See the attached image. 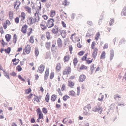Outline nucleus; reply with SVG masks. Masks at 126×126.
Returning a JSON list of instances; mask_svg holds the SVG:
<instances>
[{
    "mask_svg": "<svg viewBox=\"0 0 126 126\" xmlns=\"http://www.w3.org/2000/svg\"><path fill=\"white\" fill-rule=\"evenodd\" d=\"M54 22V20L52 18H50V19L47 21V25L49 28H51L54 25L53 22Z\"/></svg>",
    "mask_w": 126,
    "mask_h": 126,
    "instance_id": "1",
    "label": "nucleus"
},
{
    "mask_svg": "<svg viewBox=\"0 0 126 126\" xmlns=\"http://www.w3.org/2000/svg\"><path fill=\"white\" fill-rule=\"evenodd\" d=\"M45 67V66L44 65L41 64L39 67L38 70H37V72H38V71H39L40 73H42L44 71Z\"/></svg>",
    "mask_w": 126,
    "mask_h": 126,
    "instance_id": "2",
    "label": "nucleus"
},
{
    "mask_svg": "<svg viewBox=\"0 0 126 126\" xmlns=\"http://www.w3.org/2000/svg\"><path fill=\"white\" fill-rule=\"evenodd\" d=\"M100 110V111L99 113L101 114L102 113L103 110V109L101 107H96L94 110L93 109L92 110L94 112L99 111Z\"/></svg>",
    "mask_w": 126,
    "mask_h": 126,
    "instance_id": "3",
    "label": "nucleus"
},
{
    "mask_svg": "<svg viewBox=\"0 0 126 126\" xmlns=\"http://www.w3.org/2000/svg\"><path fill=\"white\" fill-rule=\"evenodd\" d=\"M98 49L96 47L94 49V51L92 54V56L94 59H95L97 55Z\"/></svg>",
    "mask_w": 126,
    "mask_h": 126,
    "instance_id": "4",
    "label": "nucleus"
},
{
    "mask_svg": "<svg viewBox=\"0 0 126 126\" xmlns=\"http://www.w3.org/2000/svg\"><path fill=\"white\" fill-rule=\"evenodd\" d=\"M31 48L30 46L29 45H27L25 47V52L27 54H29L31 51Z\"/></svg>",
    "mask_w": 126,
    "mask_h": 126,
    "instance_id": "5",
    "label": "nucleus"
},
{
    "mask_svg": "<svg viewBox=\"0 0 126 126\" xmlns=\"http://www.w3.org/2000/svg\"><path fill=\"white\" fill-rule=\"evenodd\" d=\"M86 78V77L84 75H81L79 77V80L80 82H82L84 81Z\"/></svg>",
    "mask_w": 126,
    "mask_h": 126,
    "instance_id": "6",
    "label": "nucleus"
},
{
    "mask_svg": "<svg viewBox=\"0 0 126 126\" xmlns=\"http://www.w3.org/2000/svg\"><path fill=\"white\" fill-rule=\"evenodd\" d=\"M27 27V26L26 24L23 26L21 28V31L23 33H26Z\"/></svg>",
    "mask_w": 126,
    "mask_h": 126,
    "instance_id": "7",
    "label": "nucleus"
},
{
    "mask_svg": "<svg viewBox=\"0 0 126 126\" xmlns=\"http://www.w3.org/2000/svg\"><path fill=\"white\" fill-rule=\"evenodd\" d=\"M58 27L55 25L54 28H53L52 30V32L54 34H56L58 32Z\"/></svg>",
    "mask_w": 126,
    "mask_h": 126,
    "instance_id": "8",
    "label": "nucleus"
},
{
    "mask_svg": "<svg viewBox=\"0 0 126 126\" xmlns=\"http://www.w3.org/2000/svg\"><path fill=\"white\" fill-rule=\"evenodd\" d=\"M114 51L113 49H112L110 51V59L111 61L112 60L114 56Z\"/></svg>",
    "mask_w": 126,
    "mask_h": 126,
    "instance_id": "9",
    "label": "nucleus"
},
{
    "mask_svg": "<svg viewBox=\"0 0 126 126\" xmlns=\"http://www.w3.org/2000/svg\"><path fill=\"white\" fill-rule=\"evenodd\" d=\"M84 109L85 111L83 112V114L85 115H87L88 112H89V110L86 106H85L84 108Z\"/></svg>",
    "mask_w": 126,
    "mask_h": 126,
    "instance_id": "10",
    "label": "nucleus"
},
{
    "mask_svg": "<svg viewBox=\"0 0 126 126\" xmlns=\"http://www.w3.org/2000/svg\"><path fill=\"white\" fill-rule=\"evenodd\" d=\"M94 64H93L90 66V68L91 71V74L93 73V72L94 71L95 68V67H94Z\"/></svg>",
    "mask_w": 126,
    "mask_h": 126,
    "instance_id": "11",
    "label": "nucleus"
},
{
    "mask_svg": "<svg viewBox=\"0 0 126 126\" xmlns=\"http://www.w3.org/2000/svg\"><path fill=\"white\" fill-rule=\"evenodd\" d=\"M57 44L59 47H61L62 45V42L60 38H58L57 40Z\"/></svg>",
    "mask_w": 126,
    "mask_h": 126,
    "instance_id": "12",
    "label": "nucleus"
},
{
    "mask_svg": "<svg viewBox=\"0 0 126 126\" xmlns=\"http://www.w3.org/2000/svg\"><path fill=\"white\" fill-rule=\"evenodd\" d=\"M5 38L7 42H9L11 38V35L10 34H7L5 36Z\"/></svg>",
    "mask_w": 126,
    "mask_h": 126,
    "instance_id": "13",
    "label": "nucleus"
},
{
    "mask_svg": "<svg viewBox=\"0 0 126 126\" xmlns=\"http://www.w3.org/2000/svg\"><path fill=\"white\" fill-rule=\"evenodd\" d=\"M13 11H10L9 13L10 19L12 20L13 18Z\"/></svg>",
    "mask_w": 126,
    "mask_h": 126,
    "instance_id": "14",
    "label": "nucleus"
},
{
    "mask_svg": "<svg viewBox=\"0 0 126 126\" xmlns=\"http://www.w3.org/2000/svg\"><path fill=\"white\" fill-rule=\"evenodd\" d=\"M121 15L126 16V8L124 7L121 13Z\"/></svg>",
    "mask_w": 126,
    "mask_h": 126,
    "instance_id": "15",
    "label": "nucleus"
},
{
    "mask_svg": "<svg viewBox=\"0 0 126 126\" xmlns=\"http://www.w3.org/2000/svg\"><path fill=\"white\" fill-rule=\"evenodd\" d=\"M57 97V96L55 94H53L52 95L51 98V100L53 101H55Z\"/></svg>",
    "mask_w": 126,
    "mask_h": 126,
    "instance_id": "16",
    "label": "nucleus"
},
{
    "mask_svg": "<svg viewBox=\"0 0 126 126\" xmlns=\"http://www.w3.org/2000/svg\"><path fill=\"white\" fill-rule=\"evenodd\" d=\"M49 99V94L48 93H47L46 96L45 97V101L46 102H48Z\"/></svg>",
    "mask_w": 126,
    "mask_h": 126,
    "instance_id": "17",
    "label": "nucleus"
},
{
    "mask_svg": "<svg viewBox=\"0 0 126 126\" xmlns=\"http://www.w3.org/2000/svg\"><path fill=\"white\" fill-rule=\"evenodd\" d=\"M4 51L6 53L9 54L11 51V48L10 47H9L5 49Z\"/></svg>",
    "mask_w": 126,
    "mask_h": 126,
    "instance_id": "18",
    "label": "nucleus"
},
{
    "mask_svg": "<svg viewBox=\"0 0 126 126\" xmlns=\"http://www.w3.org/2000/svg\"><path fill=\"white\" fill-rule=\"evenodd\" d=\"M110 108L109 109L110 110H114L115 107V104L114 103H113L111 104L110 106Z\"/></svg>",
    "mask_w": 126,
    "mask_h": 126,
    "instance_id": "19",
    "label": "nucleus"
},
{
    "mask_svg": "<svg viewBox=\"0 0 126 126\" xmlns=\"http://www.w3.org/2000/svg\"><path fill=\"white\" fill-rule=\"evenodd\" d=\"M66 33V32L64 30H63L60 32V34L62 35V36L63 38H64L66 36V35L64 34Z\"/></svg>",
    "mask_w": 126,
    "mask_h": 126,
    "instance_id": "20",
    "label": "nucleus"
},
{
    "mask_svg": "<svg viewBox=\"0 0 126 126\" xmlns=\"http://www.w3.org/2000/svg\"><path fill=\"white\" fill-rule=\"evenodd\" d=\"M17 40V35L15 34L14 35L13 41L14 44H15Z\"/></svg>",
    "mask_w": 126,
    "mask_h": 126,
    "instance_id": "21",
    "label": "nucleus"
},
{
    "mask_svg": "<svg viewBox=\"0 0 126 126\" xmlns=\"http://www.w3.org/2000/svg\"><path fill=\"white\" fill-rule=\"evenodd\" d=\"M24 8L26 11L28 12L29 13H31V8L30 7L28 6H26Z\"/></svg>",
    "mask_w": 126,
    "mask_h": 126,
    "instance_id": "22",
    "label": "nucleus"
},
{
    "mask_svg": "<svg viewBox=\"0 0 126 126\" xmlns=\"http://www.w3.org/2000/svg\"><path fill=\"white\" fill-rule=\"evenodd\" d=\"M68 84L69 86L72 87L74 86V84L73 82L71 81H68Z\"/></svg>",
    "mask_w": 126,
    "mask_h": 126,
    "instance_id": "23",
    "label": "nucleus"
},
{
    "mask_svg": "<svg viewBox=\"0 0 126 126\" xmlns=\"http://www.w3.org/2000/svg\"><path fill=\"white\" fill-rule=\"evenodd\" d=\"M46 36L48 40H49L50 39V33L49 32L47 31L46 32Z\"/></svg>",
    "mask_w": 126,
    "mask_h": 126,
    "instance_id": "24",
    "label": "nucleus"
},
{
    "mask_svg": "<svg viewBox=\"0 0 126 126\" xmlns=\"http://www.w3.org/2000/svg\"><path fill=\"white\" fill-rule=\"evenodd\" d=\"M69 95H70L74 96L75 95V92L73 90L70 91H69Z\"/></svg>",
    "mask_w": 126,
    "mask_h": 126,
    "instance_id": "25",
    "label": "nucleus"
},
{
    "mask_svg": "<svg viewBox=\"0 0 126 126\" xmlns=\"http://www.w3.org/2000/svg\"><path fill=\"white\" fill-rule=\"evenodd\" d=\"M50 42H47L46 43V48L48 49L50 48Z\"/></svg>",
    "mask_w": 126,
    "mask_h": 126,
    "instance_id": "26",
    "label": "nucleus"
},
{
    "mask_svg": "<svg viewBox=\"0 0 126 126\" xmlns=\"http://www.w3.org/2000/svg\"><path fill=\"white\" fill-rule=\"evenodd\" d=\"M32 91V90L30 88H29L28 89H26L25 90V93L26 94H29Z\"/></svg>",
    "mask_w": 126,
    "mask_h": 126,
    "instance_id": "27",
    "label": "nucleus"
},
{
    "mask_svg": "<svg viewBox=\"0 0 126 126\" xmlns=\"http://www.w3.org/2000/svg\"><path fill=\"white\" fill-rule=\"evenodd\" d=\"M51 14L50 15V16L51 17H53L54 16L55 14V13L54 11L51 10Z\"/></svg>",
    "mask_w": 126,
    "mask_h": 126,
    "instance_id": "28",
    "label": "nucleus"
},
{
    "mask_svg": "<svg viewBox=\"0 0 126 126\" xmlns=\"http://www.w3.org/2000/svg\"><path fill=\"white\" fill-rule=\"evenodd\" d=\"M69 57L68 56H65L64 58V62H67L69 59Z\"/></svg>",
    "mask_w": 126,
    "mask_h": 126,
    "instance_id": "29",
    "label": "nucleus"
},
{
    "mask_svg": "<svg viewBox=\"0 0 126 126\" xmlns=\"http://www.w3.org/2000/svg\"><path fill=\"white\" fill-rule=\"evenodd\" d=\"M87 68V67L83 65H81L80 68V69L81 70L86 69Z\"/></svg>",
    "mask_w": 126,
    "mask_h": 126,
    "instance_id": "30",
    "label": "nucleus"
},
{
    "mask_svg": "<svg viewBox=\"0 0 126 126\" xmlns=\"http://www.w3.org/2000/svg\"><path fill=\"white\" fill-rule=\"evenodd\" d=\"M77 62L78 60L77 58H75L73 60V63L75 66H76V65Z\"/></svg>",
    "mask_w": 126,
    "mask_h": 126,
    "instance_id": "31",
    "label": "nucleus"
},
{
    "mask_svg": "<svg viewBox=\"0 0 126 126\" xmlns=\"http://www.w3.org/2000/svg\"><path fill=\"white\" fill-rule=\"evenodd\" d=\"M39 53L38 49L37 48H36L35 50V53L36 55V56H37L38 55Z\"/></svg>",
    "mask_w": 126,
    "mask_h": 126,
    "instance_id": "32",
    "label": "nucleus"
},
{
    "mask_svg": "<svg viewBox=\"0 0 126 126\" xmlns=\"http://www.w3.org/2000/svg\"><path fill=\"white\" fill-rule=\"evenodd\" d=\"M16 69L18 71L20 72L22 70V69L21 66L20 65H18L17 66Z\"/></svg>",
    "mask_w": 126,
    "mask_h": 126,
    "instance_id": "33",
    "label": "nucleus"
},
{
    "mask_svg": "<svg viewBox=\"0 0 126 126\" xmlns=\"http://www.w3.org/2000/svg\"><path fill=\"white\" fill-rule=\"evenodd\" d=\"M125 41L126 40L125 39L123 38H122L120 40L119 42V45H121L123 43L125 42Z\"/></svg>",
    "mask_w": 126,
    "mask_h": 126,
    "instance_id": "34",
    "label": "nucleus"
},
{
    "mask_svg": "<svg viewBox=\"0 0 126 126\" xmlns=\"http://www.w3.org/2000/svg\"><path fill=\"white\" fill-rule=\"evenodd\" d=\"M29 41L32 43H34V41L33 36H31L29 39Z\"/></svg>",
    "mask_w": 126,
    "mask_h": 126,
    "instance_id": "35",
    "label": "nucleus"
},
{
    "mask_svg": "<svg viewBox=\"0 0 126 126\" xmlns=\"http://www.w3.org/2000/svg\"><path fill=\"white\" fill-rule=\"evenodd\" d=\"M1 44L2 45L3 47H4L5 45H7L8 43L7 42H5L4 40L2 39V40Z\"/></svg>",
    "mask_w": 126,
    "mask_h": 126,
    "instance_id": "36",
    "label": "nucleus"
},
{
    "mask_svg": "<svg viewBox=\"0 0 126 126\" xmlns=\"http://www.w3.org/2000/svg\"><path fill=\"white\" fill-rule=\"evenodd\" d=\"M42 112L44 113H47V111L46 108L45 107L43 108L42 109Z\"/></svg>",
    "mask_w": 126,
    "mask_h": 126,
    "instance_id": "37",
    "label": "nucleus"
},
{
    "mask_svg": "<svg viewBox=\"0 0 126 126\" xmlns=\"http://www.w3.org/2000/svg\"><path fill=\"white\" fill-rule=\"evenodd\" d=\"M105 53L104 51L102 52V53H101V55L100 56V58L102 59L104 57H105L104 58H105Z\"/></svg>",
    "mask_w": 126,
    "mask_h": 126,
    "instance_id": "38",
    "label": "nucleus"
},
{
    "mask_svg": "<svg viewBox=\"0 0 126 126\" xmlns=\"http://www.w3.org/2000/svg\"><path fill=\"white\" fill-rule=\"evenodd\" d=\"M77 95H79L80 92V88L79 87H78L77 88Z\"/></svg>",
    "mask_w": 126,
    "mask_h": 126,
    "instance_id": "39",
    "label": "nucleus"
},
{
    "mask_svg": "<svg viewBox=\"0 0 126 126\" xmlns=\"http://www.w3.org/2000/svg\"><path fill=\"white\" fill-rule=\"evenodd\" d=\"M54 73L53 72H51L50 75V79H52L54 77Z\"/></svg>",
    "mask_w": 126,
    "mask_h": 126,
    "instance_id": "40",
    "label": "nucleus"
},
{
    "mask_svg": "<svg viewBox=\"0 0 126 126\" xmlns=\"http://www.w3.org/2000/svg\"><path fill=\"white\" fill-rule=\"evenodd\" d=\"M49 70L47 69L45 71L44 76H48L49 75Z\"/></svg>",
    "mask_w": 126,
    "mask_h": 126,
    "instance_id": "41",
    "label": "nucleus"
},
{
    "mask_svg": "<svg viewBox=\"0 0 126 126\" xmlns=\"http://www.w3.org/2000/svg\"><path fill=\"white\" fill-rule=\"evenodd\" d=\"M43 114L42 113L39 114V119H43Z\"/></svg>",
    "mask_w": 126,
    "mask_h": 126,
    "instance_id": "42",
    "label": "nucleus"
},
{
    "mask_svg": "<svg viewBox=\"0 0 126 126\" xmlns=\"http://www.w3.org/2000/svg\"><path fill=\"white\" fill-rule=\"evenodd\" d=\"M114 20L113 19H111L110 21L109 24L111 26L114 23Z\"/></svg>",
    "mask_w": 126,
    "mask_h": 126,
    "instance_id": "43",
    "label": "nucleus"
},
{
    "mask_svg": "<svg viewBox=\"0 0 126 126\" xmlns=\"http://www.w3.org/2000/svg\"><path fill=\"white\" fill-rule=\"evenodd\" d=\"M84 52L83 51H81L78 53V54L80 56H81L84 54Z\"/></svg>",
    "mask_w": 126,
    "mask_h": 126,
    "instance_id": "44",
    "label": "nucleus"
},
{
    "mask_svg": "<svg viewBox=\"0 0 126 126\" xmlns=\"http://www.w3.org/2000/svg\"><path fill=\"white\" fill-rule=\"evenodd\" d=\"M76 14L75 13H72L71 16V19L72 20L74 19L75 17Z\"/></svg>",
    "mask_w": 126,
    "mask_h": 126,
    "instance_id": "45",
    "label": "nucleus"
},
{
    "mask_svg": "<svg viewBox=\"0 0 126 126\" xmlns=\"http://www.w3.org/2000/svg\"><path fill=\"white\" fill-rule=\"evenodd\" d=\"M19 18L17 17L15 19V22L16 23H19Z\"/></svg>",
    "mask_w": 126,
    "mask_h": 126,
    "instance_id": "46",
    "label": "nucleus"
},
{
    "mask_svg": "<svg viewBox=\"0 0 126 126\" xmlns=\"http://www.w3.org/2000/svg\"><path fill=\"white\" fill-rule=\"evenodd\" d=\"M60 64L58 63L57 64L56 66V69L57 70H60Z\"/></svg>",
    "mask_w": 126,
    "mask_h": 126,
    "instance_id": "47",
    "label": "nucleus"
},
{
    "mask_svg": "<svg viewBox=\"0 0 126 126\" xmlns=\"http://www.w3.org/2000/svg\"><path fill=\"white\" fill-rule=\"evenodd\" d=\"M18 77L19 78V79H21L22 81H25V80L21 76V75H19L18 76Z\"/></svg>",
    "mask_w": 126,
    "mask_h": 126,
    "instance_id": "48",
    "label": "nucleus"
},
{
    "mask_svg": "<svg viewBox=\"0 0 126 126\" xmlns=\"http://www.w3.org/2000/svg\"><path fill=\"white\" fill-rule=\"evenodd\" d=\"M93 59H92L91 60H86V61L87 63L88 64L91 63L92 62Z\"/></svg>",
    "mask_w": 126,
    "mask_h": 126,
    "instance_id": "49",
    "label": "nucleus"
},
{
    "mask_svg": "<svg viewBox=\"0 0 126 126\" xmlns=\"http://www.w3.org/2000/svg\"><path fill=\"white\" fill-rule=\"evenodd\" d=\"M37 112L39 114H40L42 113V112L41 110L39 108H38L37 110Z\"/></svg>",
    "mask_w": 126,
    "mask_h": 126,
    "instance_id": "50",
    "label": "nucleus"
},
{
    "mask_svg": "<svg viewBox=\"0 0 126 126\" xmlns=\"http://www.w3.org/2000/svg\"><path fill=\"white\" fill-rule=\"evenodd\" d=\"M69 51H70L71 53H72V51L73 49V48L72 45L70 46L69 47Z\"/></svg>",
    "mask_w": 126,
    "mask_h": 126,
    "instance_id": "51",
    "label": "nucleus"
},
{
    "mask_svg": "<svg viewBox=\"0 0 126 126\" xmlns=\"http://www.w3.org/2000/svg\"><path fill=\"white\" fill-rule=\"evenodd\" d=\"M3 16L2 14H0V21L3 20Z\"/></svg>",
    "mask_w": 126,
    "mask_h": 126,
    "instance_id": "52",
    "label": "nucleus"
},
{
    "mask_svg": "<svg viewBox=\"0 0 126 126\" xmlns=\"http://www.w3.org/2000/svg\"><path fill=\"white\" fill-rule=\"evenodd\" d=\"M0 33L1 34H3L4 33V31L3 30V28L1 26L0 28Z\"/></svg>",
    "mask_w": 126,
    "mask_h": 126,
    "instance_id": "53",
    "label": "nucleus"
},
{
    "mask_svg": "<svg viewBox=\"0 0 126 126\" xmlns=\"http://www.w3.org/2000/svg\"><path fill=\"white\" fill-rule=\"evenodd\" d=\"M70 3L69 2H67V1L65 2V3H62V4L64 5V6H66L67 5H68Z\"/></svg>",
    "mask_w": 126,
    "mask_h": 126,
    "instance_id": "54",
    "label": "nucleus"
},
{
    "mask_svg": "<svg viewBox=\"0 0 126 126\" xmlns=\"http://www.w3.org/2000/svg\"><path fill=\"white\" fill-rule=\"evenodd\" d=\"M108 47V44L107 43H106L105 44H104V47H103V48L104 49H105V48H107Z\"/></svg>",
    "mask_w": 126,
    "mask_h": 126,
    "instance_id": "55",
    "label": "nucleus"
},
{
    "mask_svg": "<svg viewBox=\"0 0 126 126\" xmlns=\"http://www.w3.org/2000/svg\"><path fill=\"white\" fill-rule=\"evenodd\" d=\"M61 22L63 27H66V24L65 23L64 21H62Z\"/></svg>",
    "mask_w": 126,
    "mask_h": 126,
    "instance_id": "56",
    "label": "nucleus"
},
{
    "mask_svg": "<svg viewBox=\"0 0 126 126\" xmlns=\"http://www.w3.org/2000/svg\"><path fill=\"white\" fill-rule=\"evenodd\" d=\"M50 56L49 54V52H47L46 53V58L48 59L49 58Z\"/></svg>",
    "mask_w": 126,
    "mask_h": 126,
    "instance_id": "57",
    "label": "nucleus"
},
{
    "mask_svg": "<svg viewBox=\"0 0 126 126\" xmlns=\"http://www.w3.org/2000/svg\"><path fill=\"white\" fill-rule=\"evenodd\" d=\"M42 17H43L44 19L45 20H47V19L48 17V16L46 15H43V16Z\"/></svg>",
    "mask_w": 126,
    "mask_h": 126,
    "instance_id": "58",
    "label": "nucleus"
},
{
    "mask_svg": "<svg viewBox=\"0 0 126 126\" xmlns=\"http://www.w3.org/2000/svg\"><path fill=\"white\" fill-rule=\"evenodd\" d=\"M31 122L32 123H33L35 122V121L34 118L33 117L31 120Z\"/></svg>",
    "mask_w": 126,
    "mask_h": 126,
    "instance_id": "59",
    "label": "nucleus"
},
{
    "mask_svg": "<svg viewBox=\"0 0 126 126\" xmlns=\"http://www.w3.org/2000/svg\"><path fill=\"white\" fill-rule=\"evenodd\" d=\"M87 23L90 25H92L93 23L92 22L90 21H88L87 22Z\"/></svg>",
    "mask_w": 126,
    "mask_h": 126,
    "instance_id": "60",
    "label": "nucleus"
},
{
    "mask_svg": "<svg viewBox=\"0 0 126 126\" xmlns=\"http://www.w3.org/2000/svg\"><path fill=\"white\" fill-rule=\"evenodd\" d=\"M65 87V86L64 84H63L62 85L61 88L62 91H63L64 90Z\"/></svg>",
    "mask_w": 126,
    "mask_h": 126,
    "instance_id": "61",
    "label": "nucleus"
},
{
    "mask_svg": "<svg viewBox=\"0 0 126 126\" xmlns=\"http://www.w3.org/2000/svg\"><path fill=\"white\" fill-rule=\"evenodd\" d=\"M32 17H30L29 18V20L30 21V23L31 25L33 23L32 22Z\"/></svg>",
    "mask_w": 126,
    "mask_h": 126,
    "instance_id": "62",
    "label": "nucleus"
},
{
    "mask_svg": "<svg viewBox=\"0 0 126 126\" xmlns=\"http://www.w3.org/2000/svg\"><path fill=\"white\" fill-rule=\"evenodd\" d=\"M77 47L79 48H81L82 47V45L80 44V42H79L77 44Z\"/></svg>",
    "mask_w": 126,
    "mask_h": 126,
    "instance_id": "63",
    "label": "nucleus"
},
{
    "mask_svg": "<svg viewBox=\"0 0 126 126\" xmlns=\"http://www.w3.org/2000/svg\"><path fill=\"white\" fill-rule=\"evenodd\" d=\"M10 74L14 76L16 75V74L14 71L12 72V73H11Z\"/></svg>",
    "mask_w": 126,
    "mask_h": 126,
    "instance_id": "64",
    "label": "nucleus"
}]
</instances>
